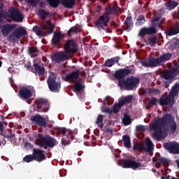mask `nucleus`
Here are the masks:
<instances>
[{"label": "nucleus", "mask_w": 179, "mask_h": 179, "mask_svg": "<svg viewBox=\"0 0 179 179\" xmlns=\"http://www.w3.org/2000/svg\"><path fill=\"white\" fill-rule=\"evenodd\" d=\"M75 2H76V0H61L60 1L62 5H63L64 8H67V9H72V8L75 6Z\"/></svg>", "instance_id": "obj_34"}, {"label": "nucleus", "mask_w": 179, "mask_h": 179, "mask_svg": "<svg viewBox=\"0 0 179 179\" xmlns=\"http://www.w3.org/2000/svg\"><path fill=\"white\" fill-rule=\"evenodd\" d=\"M120 163L122 164L123 169H133V170H136L142 166V164L129 159H122Z\"/></svg>", "instance_id": "obj_13"}, {"label": "nucleus", "mask_w": 179, "mask_h": 179, "mask_svg": "<svg viewBox=\"0 0 179 179\" xmlns=\"http://www.w3.org/2000/svg\"><path fill=\"white\" fill-rule=\"evenodd\" d=\"M136 131H145V126L140 124L136 127Z\"/></svg>", "instance_id": "obj_55"}, {"label": "nucleus", "mask_w": 179, "mask_h": 179, "mask_svg": "<svg viewBox=\"0 0 179 179\" xmlns=\"http://www.w3.org/2000/svg\"><path fill=\"white\" fill-rule=\"evenodd\" d=\"M8 71L9 73H13V72L15 71V68H13V66L9 67L8 69Z\"/></svg>", "instance_id": "obj_60"}, {"label": "nucleus", "mask_w": 179, "mask_h": 179, "mask_svg": "<svg viewBox=\"0 0 179 179\" xmlns=\"http://www.w3.org/2000/svg\"><path fill=\"white\" fill-rule=\"evenodd\" d=\"M155 162H157V166H162L163 164L164 166H167L169 164V160L166 158L160 157L159 159L156 158Z\"/></svg>", "instance_id": "obj_42"}, {"label": "nucleus", "mask_w": 179, "mask_h": 179, "mask_svg": "<svg viewBox=\"0 0 179 179\" xmlns=\"http://www.w3.org/2000/svg\"><path fill=\"white\" fill-rule=\"evenodd\" d=\"M145 22H146V19L145 18V15H140L138 16L136 22V26H143Z\"/></svg>", "instance_id": "obj_41"}, {"label": "nucleus", "mask_w": 179, "mask_h": 179, "mask_svg": "<svg viewBox=\"0 0 179 179\" xmlns=\"http://www.w3.org/2000/svg\"><path fill=\"white\" fill-rule=\"evenodd\" d=\"M64 50L66 54H75L78 52V44L73 40H68L64 44Z\"/></svg>", "instance_id": "obj_14"}, {"label": "nucleus", "mask_w": 179, "mask_h": 179, "mask_svg": "<svg viewBox=\"0 0 179 179\" xmlns=\"http://www.w3.org/2000/svg\"><path fill=\"white\" fill-rule=\"evenodd\" d=\"M71 29L73 33H78V31H79V28H78L77 27H71Z\"/></svg>", "instance_id": "obj_59"}, {"label": "nucleus", "mask_w": 179, "mask_h": 179, "mask_svg": "<svg viewBox=\"0 0 179 179\" xmlns=\"http://www.w3.org/2000/svg\"><path fill=\"white\" fill-rule=\"evenodd\" d=\"M73 90L76 93H79V92H82L83 89H85V86L82 85L79 81L74 82Z\"/></svg>", "instance_id": "obj_37"}, {"label": "nucleus", "mask_w": 179, "mask_h": 179, "mask_svg": "<svg viewBox=\"0 0 179 179\" xmlns=\"http://www.w3.org/2000/svg\"><path fill=\"white\" fill-rule=\"evenodd\" d=\"M164 148L172 155H179L178 143L167 142L164 143Z\"/></svg>", "instance_id": "obj_16"}, {"label": "nucleus", "mask_w": 179, "mask_h": 179, "mask_svg": "<svg viewBox=\"0 0 179 179\" xmlns=\"http://www.w3.org/2000/svg\"><path fill=\"white\" fill-rule=\"evenodd\" d=\"M103 113H106V114H113V111L110 108H106L103 110Z\"/></svg>", "instance_id": "obj_58"}, {"label": "nucleus", "mask_w": 179, "mask_h": 179, "mask_svg": "<svg viewBox=\"0 0 179 179\" xmlns=\"http://www.w3.org/2000/svg\"><path fill=\"white\" fill-rule=\"evenodd\" d=\"M160 17H162V15L155 16V17L151 22L150 24H152V23H156V22H159L160 20Z\"/></svg>", "instance_id": "obj_56"}, {"label": "nucleus", "mask_w": 179, "mask_h": 179, "mask_svg": "<svg viewBox=\"0 0 179 179\" xmlns=\"http://www.w3.org/2000/svg\"><path fill=\"white\" fill-rule=\"evenodd\" d=\"M131 73V69H120L113 73V78L118 79V85L120 87H124L125 90H134L136 87L137 85H139V78L130 77L126 80L124 79L125 76H128Z\"/></svg>", "instance_id": "obj_2"}, {"label": "nucleus", "mask_w": 179, "mask_h": 179, "mask_svg": "<svg viewBox=\"0 0 179 179\" xmlns=\"http://www.w3.org/2000/svg\"><path fill=\"white\" fill-rule=\"evenodd\" d=\"M18 94L22 100H29L33 96V92H31V90L23 87L19 90Z\"/></svg>", "instance_id": "obj_21"}, {"label": "nucleus", "mask_w": 179, "mask_h": 179, "mask_svg": "<svg viewBox=\"0 0 179 179\" xmlns=\"http://www.w3.org/2000/svg\"><path fill=\"white\" fill-rule=\"evenodd\" d=\"M171 57H173V54L170 52L164 53L162 55L158 57L159 64H162V62H167V61H170V59H171Z\"/></svg>", "instance_id": "obj_35"}, {"label": "nucleus", "mask_w": 179, "mask_h": 179, "mask_svg": "<svg viewBox=\"0 0 179 179\" xmlns=\"http://www.w3.org/2000/svg\"><path fill=\"white\" fill-rule=\"evenodd\" d=\"M47 83L50 92L59 93V90H61V80H57L55 75L52 74L49 76Z\"/></svg>", "instance_id": "obj_8"}, {"label": "nucleus", "mask_w": 179, "mask_h": 179, "mask_svg": "<svg viewBox=\"0 0 179 179\" xmlns=\"http://www.w3.org/2000/svg\"><path fill=\"white\" fill-rule=\"evenodd\" d=\"M105 132H108L109 134H113V129H111V128H105Z\"/></svg>", "instance_id": "obj_61"}, {"label": "nucleus", "mask_w": 179, "mask_h": 179, "mask_svg": "<svg viewBox=\"0 0 179 179\" xmlns=\"http://www.w3.org/2000/svg\"><path fill=\"white\" fill-rule=\"evenodd\" d=\"M166 9L167 10H173L177 6L179 5L178 2L173 0H169L168 2L164 3Z\"/></svg>", "instance_id": "obj_32"}, {"label": "nucleus", "mask_w": 179, "mask_h": 179, "mask_svg": "<svg viewBox=\"0 0 179 179\" xmlns=\"http://www.w3.org/2000/svg\"><path fill=\"white\" fill-rule=\"evenodd\" d=\"M122 103H121V101H120L119 103H115L113 106V113L114 114H117V113H120V110H121V108L122 107Z\"/></svg>", "instance_id": "obj_44"}, {"label": "nucleus", "mask_w": 179, "mask_h": 179, "mask_svg": "<svg viewBox=\"0 0 179 179\" xmlns=\"http://www.w3.org/2000/svg\"><path fill=\"white\" fill-rule=\"evenodd\" d=\"M124 25L122 26L124 30L126 31H131L132 30V27H134V21L132 20V17L127 16L124 20Z\"/></svg>", "instance_id": "obj_27"}, {"label": "nucleus", "mask_w": 179, "mask_h": 179, "mask_svg": "<svg viewBox=\"0 0 179 179\" xmlns=\"http://www.w3.org/2000/svg\"><path fill=\"white\" fill-rule=\"evenodd\" d=\"M80 75V70L73 71L70 73L66 75L64 80L66 82H71L72 83L78 82L79 76Z\"/></svg>", "instance_id": "obj_20"}, {"label": "nucleus", "mask_w": 179, "mask_h": 179, "mask_svg": "<svg viewBox=\"0 0 179 179\" xmlns=\"http://www.w3.org/2000/svg\"><path fill=\"white\" fill-rule=\"evenodd\" d=\"M101 9H103V8L101 7V5H98L97 6V12H101Z\"/></svg>", "instance_id": "obj_64"}, {"label": "nucleus", "mask_w": 179, "mask_h": 179, "mask_svg": "<svg viewBox=\"0 0 179 179\" xmlns=\"http://www.w3.org/2000/svg\"><path fill=\"white\" fill-rule=\"evenodd\" d=\"M28 54L31 57V58L38 57V48H37L36 46H29Z\"/></svg>", "instance_id": "obj_33"}, {"label": "nucleus", "mask_w": 179, "mask_h": 179, "mask_svg": "<svg viewBox=\"0 0 179 179\" xmlns=\"http://www.w3.org/2000/svg\"><path fill=\"white\" fill-rule=\"evenodd\" d=\"M47 1L52 8H58L59 6V0H47Z\"/></svg>", "instance_id": "obj_47"}, {"label": "nucleus", "mask_w": 179, "mask_h": 179, "mask_svg": "<svg viewBox=\"0 0 179 179\" xmlns=\"http://www.w3.org/2000/svg\"><path fill=\"white\" fill-rule=\"evenodd\" d=\"M122 122L127 127V125H131L132 120H131V116L128 114L124 113L123 118L122 119Z\"/></svg>", "instance_id": "obj_39"}, {"label": "nucleus", "mask_w": 179, "mask_h": 179, "mask_svg": "<svg viewBox=\"0 0 179 179\" xmlns=\"http://www.w3.org/2000/svg\"><path fill=\"white\" fill-rule=\"evenodd\" d=\"M51 59L55 64H61V62L68 61L69 56L64 51L56 52L51 56Z\"/></svg>", "instance_id": "obj_12"}, {"label": "nucleus", "mask_w": 179, "mask_h": 179, "mask_svg": "<svg viewBox=\"0 0 179 179\" xmlns=\"http://www.w3.org/2000/svg\"><path fill=\"white\" fill-rule=\"evenodd\" d=\"M179 34L178 23L169 27L165 30V34H166V36H168L169 37H171V36H177V34Z\"/></svg>", "instance_id": "obj_23"}, {"label": "nucleus", "mask_w": 179, "mask_h": 179, "mask_svg": "<svg viewBox=\"0 0 179 179\" xmlns=\"http://www.w3.org/2000/svg\"><path fill=\"white\" fill-rule=\"evenodd\" d=\"M122 141L124 146L129 149L131 148V138L128 135H124L122 136Z\"/></svg>", "instance_id": "obj_38"}, {"label": "nucleus", "mask_w": 179, "mask_h": 179, "mask_svg": "<svg viewBox=\"0 0 179 179\" xmlns=\"http://www.w3.org/2000/svg\"><path fill=\"white\" fill-rule=\"evenodd\" d=\"M104 116L103 115H98L96 117V124L99 125V128H103V121Z\"/></svg>", "instance_id": "obj_45"}, {"label": "nucleus", "mask_w": 179, "mask_h": 179, "mask_svg": "<svg viewBox=\"0 0 179 179\" xmlns=\"http://www.w3.org/2000/svg\"><path fill=\"white\" fill-rule=\"evenodd\" d=\"M24 146H25V148H27V149H33V148H34L33 146V145L31 144V143H29V142H26L24 143Z\"/></svg>", "instance_id": "obj_57"}, {"label": "nucleus", "mask_w": 179, "mask_h": 179, "mask_svg": "<svg viewBox=\"0 0 179 179\" xmlns=\"http://www.w3.org/2000/svg\"><path fill=\"white\" fill-rule=\"evenodd\" d=\"M3 8V5L0 3V16H3L1 17L3 19H5L7 22H10V19H12L13 22L17 23H22V22H23V15L20 13L19 10L15 8H11L10 10V15H8V13H3V11H2Z\"/></svg>", "instance_id": "obj_3"}, {"label": "nucleus", "mask_w": 179, "mask_h": 179, "mask_svg": "<svg viewBox=\"0 0 179 179\" xmlns=\"http://www.w3.org/2000/svg\"><path fill=\"white\" fill-rule=\"evenodd\" d=\"M36 161L34 154L27 155L23 159L22 162L24 163H31V162Z\"/></svg>", "instance_id": "obj_43"}, {"label": "nucleus", "mask_w": 179, "mask_h": 179, "mask_svg": "<svg viewBox=\"0 0 179 179\" xmlns=\"http://www.w3.org/2000/svg\"><path fill=\"white\" fill-rule=\"evenodd\" d=\"M32 154L34 155L35 162L41 163V162H44V160H47V157L45 156V153H44V150L41 149L34 148L32 150Z\"/></svg>", "instance_id": "obj_17"}, {"label": "nucleus", "mask_w": 179, "mask_h": 179, "mask_svg": "<svg viewBox=\"0 0 179 179\" xmlns=\"http://www.w3.org/2000/svg\"><path fill=\"white\" fill-rule=\"evenodd\" d=\"M26 34H27V31H26L24 28L20 27L14 30L13 33L8 36L7 40L10 41V43H15L16 40H20V38L23 37V36H26Z\"/></svg>", "instance_id": "obj_11"}, {"label": "nucleus", "mask_w": 179, "mask_h": 179, "mask_svg": "<svg viewBox=\"0 0 179 179\" xmlns=\"http://www.w3.org/2000/svg\"><path fill=\"white\" fill-rule=\"evenodd\" d=\"M134 150H145L148 152L150 155H153V150L155 149V145L152 143V141L149 137L146 138V148L143 143H136L133 147Z\"/></svg>", "instance_id": "obj_9"}, {"label": "nucleus", "mask_w": 179, "mask_h": 179, "mask_svg": "<svg viewBox=\"0 0 179 179\" xmlns=\"http://www.w3.org/2000/svg\"><path fill=\"white\" fill-rule=\"evenodd\" d=\"M171 48L172 50H177L179 48V39L176 38V41H173V43L171 45Z\"/></svg>", "instance_id": "obj_51"}, {"label": "nucleus", "mask_w": 179, "mask_h": 179, "mask_svg": "<svg viewBox=\"0 0 179 179\" xmlns=\"http://www.w3.org/2000/svg\"><path fill=\"white\" fill-rule=\"evenodd\" d=\"M134 100V96L132 95H128L127 96H124L121 101L122 105L124 104H129V103H132V101Z\"/></svg>", "instance_id": "obj_40"}, {"label": "nucleus", "mask_w": 179, "mask_h": 179, "mask_svg": "<svg viewBox=\"0 0 179 179\" xmlns=\"http://www.w3.org/2000/svg\"><path fill=\"white\" fill-rule=\"evenodd\" d=\"M62 41V36L61 35V32L55 31L51 40L52 45H57V44H59V43H61Z\"/></svg>", "instance_id": "obj_31"}, {"label": "nucleus", "mask_w": 179, "mask_h": 179, "mask_svg": "<svg viewBox=\"0 0 179 179\" xmlns=\"http://www.w3.org/2000/svg\"><path fill=\"white\" fill-rule=\"evenodd\" d=\"M31 121H32V122L35 123L36 125H38V127H43V128H45V127L48 125V123L45 121V118L43 117L40 115L31 116Z\"/></svg>", "instance_id": "obj_19"}, {"label": "nucleus", "mask_w": 179, "mask_h": 179, "mask_svg": "<svg viewBox=\"0 0 179 179\" xmlns=\"http://www.w3.org/2000/svg\"><path fill=\"white\" fill-rule=\"evenodd\" d=\"M3 128H4L3 123H2V122L0 121V131L1 132H3Z\"/></svg>", "instance_id": "obj_62"}, {"label": "nucleus", "mask_w": 179, "mask_h": 179, "mask_svg": "<svg viewBox=\"0 0 179 179\" xmlns=\"http://www.w3.org/2000/svg\"><path fill=\"white\" fill-rule=\"evenodd\" d=\"M179 93V83H176L171 87V91L169 92V96L172 98L174 101V99L178 96Z\"/></svg>", "instance_id": "obj_30"}, {"label": "nucleus", "mask_w": 179, "mask_h": 179, "mask_svg": "<svg viewBox=\"0 0 179 179\" xmlns=\"http://www.w3.org/2000/svg\"><path fill=\"white\" fill-rule=\"evenodd\" d=\"M157 24L152 23L150 24V27H143L138 32L139 37H145V36H152L157 33Z\"/></svg>", "instance_id": "obj_10"}, {"label": "nucleus", "mask_w": 179, "mask_h": 179, "mask_svg": "<svg viewBox=\"0 0 179 179\" xmlns=\"http://www.w3.org/2000/svg\"><path fill=\"white\" fill-rule=\"evenodd\" d=\"M161 77L165 80H176V76L174 73L170 70H165L164 72L162 73Z\"/></svg>", "instance_id": "obj_26"}, {"label": "nucleus", "mask_w": 179, "mask_h": 179, "mask_svg": "<svg viewBox=\"0 0 179 179\" xmlns=\"http://www.w3.org/2000/svg\"><path fill=\"white\" fill-rule=\"evenodd\" d=\"M120 59H121V57L120 56L112 57L111 59H108L107 60H106L103 66H106V68H111L113 65L118 64Z\"/></svg>", "instance_id": "obj_28"}, {"label": "nucleus", "mask_w": 179, "mask_h": 179, "mask_svg": "<svg viewBox=\"0 0 179 179\" xmlns=\"http://www.w3.org/2000/svg\"><path fill=\"white\" fill-rule=\"evenodd\" d=\"M141 65L145 66V68H153L160 65V62L159 60V57H150L148 60L141 62Z\"/></svg>", "instance_id": "obj_18"}, {"label": "nucleus", "mask_w": 179, "mask_h": 179, "mask_svg": "<svg viewBox=\"0 0 179 179\" xmlns=\"http://www.w3.org/2000/svg\"><path fill=\"white\" fill-rule=\"evenodd\" d=\"M171 70L172 72H173V74H175L176 77L177 78V76L179 75V63H176Z\"/></svg>", "instance_id": "obj_48"}, {"label": "nucleus", "mask_w": 179, "mask_h": 179, "mask_svg": "<svg viewBox=\"0 0 179 179\" xmlns=\"http://www.w3.org/2000/svg\"><path fill=\"white\" fill-rule=\"evenodd\" d=\"M159 103L160 106H169V107H173L174 106V101L173 98L169 95L167 96L166 98L161 97L159 99Z\"/></svg>", "instance_id": "obj_25"}, {"label": "nucleus", "mask_w": 179, "mask_h": 179, "mask_svg": "<svg viewBox=\"0 0 179 179\" xmlns=\"http://www.w3.org/2000/svg\"><path fill=\"white\" fill-rule=\"evenodd\" d=\"M105 10L106 11L105 13H107V15L108 16V15H115L117 12H121V8L117 6H113L112 7L108 5L105 8Z\"/></svg>", "instance_id": "obj_29"}, {"label": "nucleus", "mask_w": 179, "mask_h": 179, "mask_svg": "<svg viewBox=\"0 0 179 179\" xmlns=\"http://www.w3.org/2000/svg\"><path fill=\"white\" fill-rule=\"evenodd\" d=\"M31 71L33 73H35V75H38V76H44V75H45V69L44 66H41L37 63L33 64Z\"/></svg>", "instance_id": "obj_24"}, {"label": "nucleus", "mask_w": 179, "mask_h": 179, "mask_svg": "<svg viewBox=\"0 0 179 179\" xmlns=\"http://www.w3.org/2000/svg\"><path fill=\"white\" fill-rule=\"evenodd\" d=\"M55 27L50 21L42 22L41 27L36 25L33 27L32 30L34 33H36V36H41V37H45L47 34H52L54 33Z\"/></svg>", "instance_id": "obj_4"}, {"label": "nucleus", "mask_w": 179, "mask_h": 179, "mask_svg": "<svg viewBox=\"0 0 179 179\" xmlns=\"http://www.w3.org/2000/svg\"><path fill=\"white\" fill-rule=\"evenodd\" d=\"M38 16L42 20H45L48 16H51V14L50 13V11H45V10L43 9H39L38 11Z\"/></svg>", "instance_id": "obj_36"}, {"label": "nucleus", "mask_w": 179, "mask_h": 179, "mask_svg": "<svg viewBox=\"0 0 179 179\" xmlns=\"http://www.w3.org/2000/svg\"><path fill=\"white\" fill-rule=\"evenodd\" d=\"M106 100L107 101L108 106H111V104L114 103V99H113V98H111L110 96H107L106 97Z\"/></svg>", "instance_id": "obj_54"}, {"label": "nucleus", "mask_w": 179, "mask_h": 179, "mask_svg": "<svg viewBox=\"0 0 179 179\" xmlns=\"http://www.w3.org/2000/svg\"><path fill=\"white\" fill-rule=\"evenodd\" d=\"M148 93L149 94H158V93H160V90L156 88H149Z\"/></svg>", "instance_id": "obj_52"}, {"label": "nucleus", "mask_w": 179, "mask_h": 179, "mask_svg": "<svg viewBox=\"0 0 179 179\" xmlns=\"http://www.w3.org/2000/svg\"><path fill=\"white\" fill-rule=\"evenodd\" d=\"M16 24H6L3 25L1 29V34L3 37H8L12 31L16 29Z\"/></svg>", "instance_id": "obj_22"}, {"label": "nucleus", "mask_w": 179, "mask_h": 179, "mask_svg": "<svg viewBox=\"0 0 179 179\" xmlns=\"http://www.w3.org/2000/svg\"><path fill=\"white\" fill-rule=\"evenodd\" d=\"M38 142L40 148H43V149H47L48 148H52L57 145V139L50 136H38Z\"/></svg>", "instance_id": "obj_6"}, {"label": "nucleus", "mask_w": 179, "mask_h": 179, "mask_svg": "<svg viewBox=\"0 0 179 179\" xmlns=\"http://www.w3.org/2000/svg\"><path fill=\"white\" fill-rule=\"evenodd\" d=\"M166 125L169 126L171 134H176L177 123L174 120V117L170 113L165 114L162 117L158 118L150 125V129L153 131L152 138L159 142L167 138L169 129L166 127Z\"/></svg>", "instance_id": "obj_1"}, {"label": "nucleus", "mask_w": 179, "mask_h": 179, "mask_svg": "<svg viewBox=\"0 0 179 179\" xmlns=\"http://www.w3.org/2000/svg\"><path fill=\"white\" fill-rule=\"evenodd\" d=\"M0 135H1V136H3V138H6V139H8V141H10V142H12L13 138H15V134H3V133H2V131H1L0 133Z\"/></svg>", "instance_id": "obj_49"}, {"label": "nucleus", "mask_w": 179, "mask_h": 179, "mask_svg": "<svg viewBox=\"0 0 179 179\" xmlns=\"http://www.w3.org/2000/svg\"><path fill=\"white\" fill-rule=\"evenodd\" d=\"M72 30V28H70L67 31V36H69V37H71V33H73Z\"/></svg>", "instance_id": "obj_63"}, {"label": "nucleus", "mask_w": 179, "mask_h": 179, "mask_svg": "<svg viewBox=\"0 0 179 179\" xmlns=\"http://www.w3.org/2000/svg\"><path fill=\"white\" fill-rule=\"evenodd\" d=\"M24 1L31 5V6H34V8H36L38 4V0H24Z\"/></svg>", "instance_id": "obj_50"}, {"label": "nucleus", "mask_w": 179, "mask_h": 179, "mask_svg": "<svg viewBox=\"0 0 179 179\" xmlns=\"http://www.w3.org/2000/svg\"><path fill=\"white\" fill-rule=\"evenodd\" d=\"M56 135L57 136H59L62 135L63 138H62V145L64 146H66V145H69L72 141H73V132L68 129L65 127H59L56 129Z\"/></svg>", "instance_id": "obj_5"}, {"label": "nucleus", "mask_w": 179, "mask_h": 179, "mask_svg": "<svg viewBox=\"0 0 179 179\" xmlns=\"http://www.w3.org/2000/svg\"><path fill=\"white\" fill-rule=\"evenodd\" d=\"M157 43V36H151L148 39V44L150 45V47H155Z\"/></svg>", "instance_id": "obj_46"}, {"label": "nucleus", "mask_w": 179, "mask_h": 179, "mask_svg": "<svg viewBox=\"0 0 179 179\" xmlns=\"http://www.w3.org/2000/svg\"><path fill=\"white\" fill-rule=\"evenodd\" d=\"M108 22H110V16L107 13H104L95 22V26L99 30H105L107 33H111V30L108 29Z\"/></svg>", "instance_id": "obj_7"}, {"label": "nucleus", "mask_w": 179, "mask_h": 179, "mask_svg": "<svg viewBox=\"0 0 179 179\" xmlns=\"http://www.w3.org/2000/svg\"><path fill=\"white\" fill-rule=\"evenodd\" d=\"M36 108L38 113H47L50 110L48 101L45 99H38L36 100Z\"/></svg>", "instance_id": "obj_15"}, {"label": "nucleus", "mask_w": 179, "mask_h": 179, "mask_svg": "<svg viewBox=\"0 0 179 179\" xmlns=\"http://www.w3.org/2000/svg\"><path fill=\"white\" fill-rule=\"evenodd\" d=\"M156 103H157V99L155 98V97H152L151 98V99L148 102V106L150 107H152L153 106H155L156 105Z\"/></svg>", "instance_id": "obj_53"}]
</instances>
